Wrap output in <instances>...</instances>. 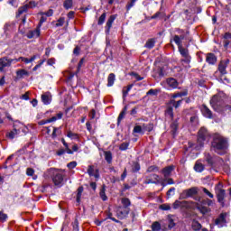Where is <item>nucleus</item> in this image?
Masks as SVG:
<instances>
[{"mask_svg": "<svg viewBox=\"0 0 231 231\" xmlns=\"http://www.w3.org/2000/svg\"><path fill=\"white\" fill-rule=\"evenodd\" d=\"M52 181L55 187H62V185H64V175H62L61 173H54L52 176Z\"/></svg>", "mask_w": 231, "mask_h": 231, "instance_id": "9", "label": "nucleus"}, {"mask_svg": "<svg viewBox=\"0 0 231 231\" xmlns=\"http://www.w3.org/2000/svg\"><path fill=\"white\" fill-rule=\"evenodd\" d=\"M183 58L184 59L180 60V62H184V64L189 65L191 57L190 56H184Z\"/></svg>", "mask_w": 231, "mask_h": 231, "instance_id": "50", "label": "nucleus"}, {"mask_svg": "<svg viewBox=\"0 0 231 231\" xmlns=\"http://www.w3.org/2000/svg\"><path fill=\"white\" fill-rule=\"evenodd\" d=\"M206 62H208V64L214 65L217 62V57H216V54L214 53H208Z\"/></svg>", "mask_w": 231, "mask_h": 231, "instance_id": "16", "label": "nucleus"}, {"mask_svg": "<svg viewBox=\"0 0 231 231\" xmlns=\"http://www.w3.org/2000/svg\"><path fill=\"white\" fill-rule=\"evenodd\" d=\"M226 68H228V66H226V64L225 63H220L218 64V71L221 75H226Z\"/></svg>", "mask_w": 231, "mask_h": 231, "instance_id": "29", "label": "nucleus"}, {"mask_svg": "<svg viewBox=\"0 0 231 231\" xmlns=\"http://www.w3.org/2000/svg\"><path fill=\"white\" fill-rule=\"evenodd\" d=\"M105 160L107 163H111L113 162V153L111 152H105Z\"/></svg>", "mask_w": 231, "mask_h": 231, "instance_id": "38", "label": "nucleus"}, {"mask_svg": "<svg viewBox=\"0 0 231 231\" xmlns=\"http://www.w3.org/2000/svg\"><path fill=\"white\" fill-rule=\"evenodd\" d=\"M99 196L102 199L103 201H106L107 200V196H106V188H102L100 192H99Z\"/></svg>", "mask_w": 231, "mask_h": 231, "instance_id": "40", "label": "nucleus"}, {"mask_svg": "<svg viewBox=\"0 0 231 231\" xmlns=\"http://www.w3.org/2000/svg\"><path fill=\"white\" fill-rule=\"evenodd\" d=\"M165 115L166 116H169L171 118V120H173L174 118V112L172 109V106H168L166 111H165Z\"/></svg>", "mask_w": 231, "mask_h": 231, "instance_id": "33", "label": "nucleus"}, {"mask_svg": "<svg viewBox=\"0 0 231 231\" xmlns=\"http://www.w3.org/2000/svg\"><path fill=\"white\" fill-rule=\"evenodd\" d=\"M26 12H28V5L19 7L17 16L23 15Z\"/></svg>", "mask_w": 231, "mask_h": 231, "instance_id": "37", "label": "nucleus"}, {"mask_svg": "<svg viewBox=\"0 0 231 231\" xmlns=\"http://www.w3.org/2000/svg\"><path fill=\"white\" fill-rule=\"evenodd\" d=\"M228 216V213H221L218 217L215 220V225H217V226H224V225H226V217Z\"/></svg>", "mask_w": 231, "mask_h": 231, "instance_id": "11", "label": "nucleus"}, {"mask_svg": "<svg viewBox=\"0 0 231 231\" xmlns=\"http://www.w3.org/2000/svg\"><path fill=\"white\" fill-rule=\"evenodd\" d=\"M152 231L162 230V224H160V222H158V221L153 222L152 225Z\"/></svg>", "mask_w": 231, "mask_h": 231, "instance_id": "36", "label": "nucleus"}, {"mask_svg": "<svg viewBox=\"0 0 231 231\" xmlns=\"http://www.w3.org/2000/svg\"><path fill=\"white\" fill-rule=\"evenodd\" d=\"M200 111L203 115V116H205L206 118H212V111L209 109L208 106H207V105H202L200 106Z\"/></svg>", "mask_w": 231, "mask_h": 231, "instance_id": "13", "label": "nucleus"}, {"mask_svg": "<svg viewBox=\"0 0 231 231\" xmlns=\"http://www.w3.org/2000/svg\"><path fill=\"white\" fill-rule=\"evenodd\" d=\"M129 214V204H124L123 207H119L117 209V216L119 217H125Z\"/></svg>", "mask_w": 231, "mask_h": 231, "instance_id": "12", "label": "nucleus"}, {"mask_svg": "<svg viewBox=\"0 0 231 231\" xmlns=\"http://www.w3.org/2000/svg\"><path fill=\"white\" fill-rule=\"evenodd\" d=\"M126 113H127V106H125L117 118V125H120V122H122V120L125 118Z\"/></svg>", "mask_w": 231, "mask_h": 231, "instance_id": "27", "label": "nucleus"}, {"mask_svg": "<svg viewBox=\"0 0 231 231\" xmlns=\"http://www.w3.org/2000/svg\"><path fill=\"white\" fill-rule=\"evenodd\" d=\"M178 33L180 35H174L173 36V41L175 42V44H177V46H181L182 44V41H185V39L189 38V31H183L181 29H178Z\"/></svg>", "mask_w": 231, "mask_h": 231, "instance_id": "5", "label": "nucleus"}, {"mask_svg": "<svg viewBox=\"0 0 231 231\" xmlns=\"http://www.w3.org/2000/svg\"><path fill=\"white\" fill-rule=\"evenodd\" d=\"M16 60H18V62H19V60H22L23 62H25V64H30V59H28V58H24V57H20L19 59H16Z\"/></svg>", "mask_w": 231, "mask_h": 231, "instance_id": "56", "label": "nucleus"}, {"mask_svg": "<svg viewBox=\"0 0 231 231\" xmlns=\"http://www.w3.org/2000/svg\"><path fill=\"white\" fill-rule=\"evenodd\" d=\"M48 66H53L55 64V58H51L47 60Z\"/></svg>", "mask_w": 231, "mask_h": 231, "instance_id": "62", "label": "nucleus"}, {"mask_svg": "<svg viewBox=\"0 0 231 231\" xmlns=\"http://www.w3.org/2000/svg\"><path fill=\"white\" fill-rule=\"evenodd\" d=\"M172 171H174V166H172V165L164 167L162 170L161 172H162V174H163L164 180H167V178H170L171 174H172Z\"/></svg>", "mask_w": 231, "mask_h": 231, "instance_id": "14", "label": "nucleus"}, {"mask_svg": "<svg viewBox=\"0 0 231 231\" xmlns=\"http://www.w3.org/2000/svg\"><path fill=\"white\" fill-rule=\"evenodd\" d=\"M67 136L68 138H71V140H77L79 139V134L71 132V131H69L68 134H67Z\"/></svg>", "mask_w": 231, "mask_h": 231, "instance_id": "41", "label": "nucleus"}, {"mask_svg": "<svg viewBox=\"0 0 231 231\" xmlns=\"http://www.w3.org/2000/svg\"><path fill=\"white\" fill-rule=\"evenodd\" d=\"M35 171H33V169L32 168H28L26 171V174L27 176H32V174H34Z\"/></svg>", "mask_w": 231, "mask_h": 231, "instance_id": "63", "label": "nucleus"}, {"mask_svg": "<svg viewBox=\"0 0 231 231\" xmlns=\"http://www.w3.org/2000/svg\"><path fill=\"white\" fill-rule=\"evenodd\" d=\"M210 106L213 107L214 111L217 113L225 114V101L218 95H215L210 99Z\"/></svg>", "mask_w": 231, "mask_h": 231, "instance_id": "3", "label": "nucleus"}, {"mask_svg": "<svg viewBox=\"0 0 231 231\" xmlns=\"http://www.w3.org/2000/svg\"><path fill=\"white\" fill-rule=\"evenodd\" d=\"M134 133H137L138 134H143V130L142 128V125H135L134 127Z\"/></svg>", "mask_w": 231, "mask_h": 231, "instance_id": "44", "label": "nucleus"}, {"mask_svg": "<svg viewBox=\"0 0 231 231\" xmlns=\"http://www.w3.org/2000/svg\"><path fill=\"white\" fill-rule=\"evenodd\" d=\"M161 210H171V206L169 204H162L159 206Z\"/></svg>", "mask_w": 231, "mask_h": 231, "instance_id": "55", "label": "nucleus"}, {"mask_svg": "<svg viewBox=\"0 0 231 231\" xmlns=\"http://www.w3.org/2000/svg\"><path fill=\"white\" fill-rule=\"evenodd\" d=\"M200 189L198 187H191L189 189H184L180 196V199H189V198H193L195 201H201V197H195L199 194Z\"/></svg>", "mask_w": 231, "mask_h": 231, "instance_id": "2", "label": "nucleus"}, {"mask_svg": "<svg viewBox=\"0 0 231 231\" xmlns=\"http://www.w3.org/2000/svg\"><path fill=\"white\" fill-rule=\"evenodd\" d=\"M17 134H19V130H17V128H15V125H14V130L11 132H8L6 134V136L7 138H10V140H14V138H15Z\"/></svg>", "mask_w": 231, "mask_h": 231, "instance_id": "21", "label": "nucleus"}, {"mask_svg": "<svg viewBox=\"0 0 231 231\" xmlns=\"http://www.w3.org/2000/svg\"><path fill=\"white\" fill-rule=\"evenodd\" d=\"M42 102H43V104H45L46 106H48V104L51 102V97H50V93H45L42 95Z\"/></svg>", "mask_w": 231, "mask_h": 231, "instance_id": "28", "label": "nucleus"}, {"mask_svg": "<svg viewBox=\"0 0 231 231\" xmlns=\"http://www.w3.org/2000/svg\"><path fill=\"white\" fill-rule=\"evenodd\" d=\"M24 77H30V72H28L26 69H19L16 71V80L24 79Z\"/></svg>", "mask_w": 231, "mask_h": 231, "instance_id": "17", "label": "nucleus"}, {"mask_svg": "<svg viewBox=\"0 0 231 231\" xmlns=\"http://www.w3.org/2000/svg\"><path fill=\"white\" fill-rule=\"evenodd\" d=\"M210 149L214 151V152H217V154H223V151L228 149V140L219 134H215Z\"/></svg>", "mask_w": 231, "mask_h": 231, "instance_id": "1", "label": "nucleus"}, {"mask_svg": "<svg viewBox=\"0 0 231 231\" xmlns=\"http://www.w3.org/2000/svg\"><path fill=\"white\" fill-rule=\"evenodd\" d=\"M191 228L194 231H199L203 228V226H201V224L199 221L193 220L191 224Z\"/></svg>", "mask_w": 231, "mask_h": 231, "instance_id": "25", "label": "nucleus"}, {"mask_svg": "<svg viewBox=\"0 0 231 231\" xmlns=\"http://www.w3.org/2000/svg\"><path fill=\"white\" fill-rule=\"evenodd\" d=\"M84 192V187H79L78 189V193H77V197H76V201L77 203H80V201H82V199H80L82 198V193Z\"/></svg>", "mask_w": 231, "mask_h": 231, "instance_id": "30", "label": "nucleus"}, {"mask_svg": "<svg viewBox=\"0 0 231 231\" xmlns=\"http://www.w3.org/2000/svg\"><path fill=\"white\" fill-rule=\"evenodd\" d=\"M190 123L194 124V125H196V124H198V116H193L190 117Z\"/></svg>", "mask_w": 231, "mask_h": 231, "instance_id": "60", "label": "nucleus"}, {"mask_svg": "<svg viewBox=\"0 0 231 231\" xmlns=\"http://www.w3.org/2000/svg\"><path fill=\"white\" fill-rule=\"evenodd\" d=\"M136 3V0H131V2H129L126 5V10L127 12H129V10H131V8H133L134 6V4Z\"/></svg>", "mask_w": 231, "mask_h": 231, "instance_id": "52", "label": "nucleus"}, {"mask_svg": "<svg viewBox=\"0 0 231 231\" xmlns=\"http://www.w3.org/2000/svg\"><path fill=\"white\" fill-rule=\"evenodd\" d=\"M37 5H39V4L32 0L27 4V6H28V8H36Z\"/></svg>", "mask_w": 231, "mask_h": 231, "instance_id": "54", "label": "nucleus"}, {"mask_svg": "<svg viewBox=\"0 0 231 231\" xmlns=\"http://www.w3.org/2000/svg\"><path fill=\"white\" fill-rule=\"evenodd\" d=\"M129 149V142L123 143L119 145V151H127Z\"/></svg>", "mask_w": 231, "mask_h": 231, "instance_id": "42", "label": "nucleus"}, {"mask_svg": "<svg viewBox=\"0 0 231 231\" xmlns=\"http://www.w3.org/2000/svg\"><path fill=\"white\" fill-rule=\"evenodd\" d=\"M67 167L69 169H75L77 167V162H71L68 163Z\"/></svg>", "mask_w": 231, "mask_h": 231, "instance_id": "58", "label": "nucleus"}, {"mask_svg": "<svg viewBox=\"0 0 231 231\" xmlns=\"http://www.w3.org/2000/svg\"><path fill=\"white\" fill-rule=\"evenodd\" d=\"M63 7L65 10H69L70 8H73V0H65L63 3Z\"/></svg>", "mask_w": 231, "mask_h": 231, "instance_id": "34", "label": "nucleus"}, {"mask_svg": "<svg viewBox=\"0 0 231 231\" xmlns=\"http://www.w3.org/2000/svg\"><path fill=\"white\" fill-rule=\"evenodd\" d=\"M200 191L204 192L208 198H210V199H214V194H212L207 188L200 187Z\"/></svg>", "mask_w": 231, "mask_h": 231, "instance_id": "35", "label": "nucleus"}, {"mask_svg": "<svg viewBox=\"0 0 231 231\" xmlns=\"http://www.w3.org/2000/svg\"><path fill=\"white\" fill-rule=\"evenodd\" d=\"M158 171H160V168L158 166H150L147 169V172H158Z\"/></svg>", "mask_w": 231, "mask_h": 231, "instance_id": "46", "label": "nucleus"}, {"mask_svg": "<svg viewBox=\"0 0 231 231\" xmlns=\"http://www.w3.org/2000/svg\"><path fill=\"white\" fill-rule=\"evenodd\" d=\"M181 102H183V100H179V101H175V100H171V104H172L173 107H175V109H178V107H180L181 106Z\"/></svg>", "mask_w": 231, "mask_h": 231, "instance_id": "47", "label": "nucleus"}, {"mask_svg": "<svg viewBox=\"0 0 231 231\" xmlns=\"http://www.w3.org/2000/svg\"><path fill=\"white\" fill-rule=\"evenodd\" d=\"M198 208L201 214H207L208 212V208L206 206H199Z\"/></svg>", "mask_w": 231, "mask_h": 231, "instance_id": "48", "label": "nucleus"}, {"mask_svg": "<svg viewBox=\"0 0 231 231\" xmlns=\"http://www.w3.org/2000/svg\"><path fill=\"white\" fill-rule=\"evenodd\" d=\"M40 35H41V27H37L35 30L30 31L27 33V38L28 39H37V37H40Z\"/></svg>", "mask_w": 231, "mask_h": 231, "instance_id": "15", "label": "nucleus"}, {"mask_svg": "<svg viewBox=\"0 0 231 231\" xmlns=\"http://www.w3.org/2000/svg\"><path fill=\"white\" fill-rule=\"evenodd\" d=\"M153 129V125L149 124V125H146L145 126V131H148V133H151V131H152Z\"/></svg>", "mask_w": 231, "mask_h": 231, "instance_id": "64", "label": "nucleus"}, {"mask_svg": "<svg viewBox=\"0 0 231 231\" xmlns=\"http://www.w3.org/2000/svg\"><path fill=\"white\" fill-rule=\"evenodd\" d=\"M115 19H116V15H111L107 22H106V32L109 33L112 26H113V23H115Z\"/></svg>", "mask_w": 231, "mask_h": 231, "instance_id": "18", "label": "nucleus"}, {"mask_svg": "<svg viewBox=\"0 0 231 231\" xmlns=\"http://www.w3.org/2000/svg\"><path fill=\"white\" fill-rule=\"evenodd\" d=\"M178 119H176L175 121H173L171 125V133L172 134V136H176V133L178 131Z\"/></svg>", "mask_w": 231, "mask_h": 231, "instance_id": "22", "label": "nucleus"}, {"mask_svg": "<svg viewBox=\"0 0 231 231\" xmlns=\"http://www.w3.org/2000/svg\"><path fill=\"white\" fill-rule=\"evenodd\" d=\"M145 185H149L151 183H154L158 185L160 183V176L158 174H152L146 177L144 180Z\"/></svg>", "mask_w": 231, "mask_h": 231, "instance_id": "10", "label": "nucleus"}, {"mask_svg": "<svg viewBox=\"0 0 231 231\" xmlns=\"http://www.w3.org/2000/svg\"><path fill=\"white\" fill-rule=\"evenodd\" d=\"M56 26H64V18H60L56 23Z\"/></svg>", "mask_w": 231, "mask_h": 231, "instance_id": "61", "label": "nucleus"}, {"mask_svg": "<svg viewBox=\"0 0 231 231\" xmlns=\"http://www.w3.org/2000/svg\"><path fill=\"white\" fill-rule=\"evenodd\" d=\"M106 13H103L97 21L98 26H102V23L106 22Z\"/></svg>", "mask_w": 231, "mask_h": 231, "instance_id": "43", "label": "nucleus"}, {"mask_svg": "<svg viewBox=\"0 0 231 231\" xmlns=\"http://www.w3.org/2000/svg\"><path fill=\"white\" fill-rule=\"evenodd\" d=\"M154 44H156V41L154 39H149L145 43V48H148V50H152L154 48Z\"/></svg>", "mask_w": 231, "mask_h": 231, "instance_id": "32", "label": "nucleus"}, {"mask_svg": "<svg viewBox=\"0 0 231 231\" xmlns=\"http://www.w3.org/2000/svg\"><path fill=\"white\" fill-rule=\"evenodd\" d=\"M146 95H147V96H149V95L156 96V95H158V90L152 88V89H150V90L146 93Z\"/></svg>", "mask_w": 231, "mask_h": 231, "instance_id": "59", "label": "nucleus"}, {"mask_svg": "<svg viewBox=\"0 0 231 231\" xmlns=\"http://www.w3.org/2000/svg\"><path fill=\"white\" fill-rule=\"evenodd\" d=\"M19 62L17 59H8L7 57L0 58V71H3L5 68H10L12 63Z\"/></svg>", "mask_w": 231, "mask_h": 231, "instance_id": "7", "label": "nucleus"}, {"mask_svg": "<svg viewBox=\"0 0 231 231\" xmlns=\"http://www.w3.org/2000/svg\"><path fill=\"white\" fill-rule=\"evenodd\" d=\"M208 140H210V134H208V130L205 127H201L199 131L197 140L198 147H203V145H205V142H208Z\"/></svg>", "mask_w": 231, "mask_h": 231, "instance_id": "4", "label": "nucleus"}, {"mask_svg": "<svg viewBox=\"0 0 231 231\" xmlns=\"http://www.w3.org/2000/svg\"><path fill=\"white\" fill-rule=\"evenodd\" d=\"M6 219H8V215H6L5 213V211H0V221L2 222V223H5V221H6Z\"/></svg>", "mask_w": 231, "mask_h": 231, "instance_id": "45", "label": "nucleus"}, {"mask_svg": "<svg viewBox=\"0 0 231 231\" xmlns=\"http://www.w3.org/2000/svg\"><path fill=\"white\" fill-rule=\"evenodd\" d=\"M217 201L221 203L225 199L226 191L223 189V184L220 182L215 187Z\"/></svg>", "mask_w": 231, "mask_h": 231, "instance_id": "8", "label": "nucleus"}, {"mask_svg": "<svg viewBox=\"0 0 231 231\" xmlns=\"http://www.w3.org/2000/svg\"><path fill=\"white\" fill-rule=\"evenodd\" d=\"M177 46L179 48V51H180L181 57H189V56H190L189 54V49L183 48V45H177Z\"/></svg>", "mask_w": 231, "mask_h": 231, "instance_id": "26", "label": "nucleus"}, {"mask_svg": "<svg viewBox=\"0 0 231 231\" xmlns=\"http://www.w3.org/2000/svg\"><path fill=\"white\" fill-rule=\"evenodd\" d=\"M59 134H60V131L59 130V128L54 127L52 132V138H57Z\"/></svg>", "mask_w": 231, "mask_h": 231, "instance_id": "53", "label": "nucleus"}, {"mask_svg": "<svg viewBox=\"0 0 231 231\" xmlns=\"http://www.w3.org/2000/svg\"><path fill=\"white\" fill-rule=\"evenodd\" d=\"M133 84L128 85L127 87H124L123 88V98H125V97H127V95H129V92L131 91V89H133Z\"/></svg>", "mask_w": 231, "mask_h": 231, "instance_id": "31", "label": "nucleus"}, {"mask_svg": "<svg viewBox=\"0 0 231 231\" xmlns=\"http://www.w3.org/2000/svg\"><path fill=\"white\" fill-rule=\"evenodd\" d=\"M194 171L196 172H203L205 171V165L201 162H197L194 165Z\"/></svg>", "mask_w": 231, "mask_h": 231, "instance_id": "24", "label": "nucleus"}, {"mask_svg": "<svg viewBox=\"0 0 231 231\" xmlns=\"http://www.w3.org/2000/svg\"><path fill=\"white\" fill-rule=\"evenodd\" d=\"M115 80H116V77L114 73H110L107 78V88L113 87Z\"/></svg>", "mask_w": 231, "mask_h": 231, "instance_id": "23", "label": "nucleus"}, {"mask_svg": "<svg viewBox=\"0 0 231 231\" xmlns=\"http://www.w3.org/2000/svg\"><path fill=\"white\" fill-rule=\"evenodd\" d=\"M166 82H167L168 86H170V88H172L173 89H176L178 88V86H180V83L174 78H169L166 80Z\"/></svg>", "mask_w": 231, "mask_h": 231, "instance_id": "20", "label": "nucleus"}, {"mask_svg": "<svg viewBox=\"0 0 231 231\" xmlns=\"http://www.w3.org/2000/svg\"><path fill=\"white\" fill-rule=\"evenodd\" d=\"M168 221H169L168 227L170 230H171V228H174L176 226V223H174V219H172L171 216H168Z\"/></svg>", "mask_w": 231, "mask_h": 231, "instance_id": "39", "label": "nucleus"}, {"mask_svg": "<svg viewBox=\"0 0 231 231\" xmlns=\"http://www.w3.org/2000/svg\"><path fill=\"white\" fill-rule=\"evenodd\" d=\"M93 172H95V167L94 166H88V174L89 176H93Z\"/></svg>", "mask_w": 231, "mask_h": 231, "instance_id": "57", "label": "nucleus"}, {"mask_svg": "<svg viewBox=\"0 0 231 231\" xmlns=\"http://www.w3.org/2000/svg\"><path fill=\"white\" fill-rule=\"evenodd\" d=\"M224 48H228L231 44V33L226 32L223 36Z\"/></svg>", "mask_w": 231, "mask_h": 231, "instance_id": "19", "label": "nucleus"}, {"mask_svg": "<svg viewBox=\"0 0 231 231\" xmlns=\"http://www.w3.org/2000/svg\"><path fill=\"white\" fill-rule=\"evenodd\" d=\"M205 160L210 167H217V163L223 165V159L220 157H212L210 153L205 154Z\"/></svg>", "mask_w": 231, "mask_h": 231, "instance_id": "6", "label": "nucleus"}, {"mask_svg": "<svg viewBox=\"0 0 231 231\" xmlns=\"http://www.w3.org/2000/svg\"><path fill=\"white\" fill-rule=\"evenodd\" d=\"M174 192H176V188H171L166 193L167 198H171V196H174Z\"/></svg>", "mask_w": 231, "mask_h": 231, "instance_id": "51", "label": "nucleus"}, {"mask_svg": "<svg viewBox=\"0 0 231 231\" xmlns=\"http://www.w3.org/2000/svg\"><path fill=\"white\" fill-rule=\"evenodd\" d=\"M133 172H138L140 171V163L134 162L132 166Z\"/></svg>", "mask_w": 231, "mask_h": 231, "instance_id": "49", "label": "nucleus"}]
</instances>
